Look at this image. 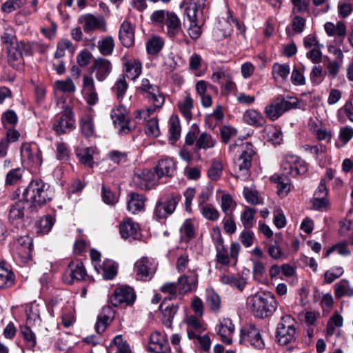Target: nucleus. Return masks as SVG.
<instances>
[{
    "instance_id": "6ab92c4d",
    "label": "nucleus",
    "mask_w": 353,
    "mask_h": 353,
    "mask_svg": "<svg viewBox=\"0 0 353 353\" xmlns=\"http://www.w3.org/2000/svg\"><path fill=\"white\" fill-rule=\"evenodd\" d=\"M68 275L63 276V280L68 284H72L74 280L81 281L87 276L86 270L83 263L79 261H71L68 264Z\"/></svg>"
},
{
    "instance_id": "c756f323",
    "label": "nucleus",
    "mask_w": 353,
    "mask_h": 353,
    "mask_svg": "<svg viewBox=\"0 0 353 353\" xmlns=\"http://www.w3.org/2000/svg\"><path fill=\"white\" fill-rule=\"evenodd\" d=\"M194 107V100L190 94H187L183 99L178 102V108L180 113L189 121L192 118V110Z\"/></svg>"
},
{
    "instance_id": "603ef678",
    "label": "nucleus",
    "mask_w": 353,
    "mask_h": 353,
    "mask_svg": "<svg viewBox=\"0 0 353 353\" xmlns=\"http://www.w3.org/2000/svg\"><path fill=\"white\" fill-rule=\"evenodd\" d=\"M93 152L94 150L92 148H85L79 150L77 154L82 163L88 167H92L94 163L92 157Z\"/></svg>"
},
{
    "instance_id": "9b49d317",
    "label": "nucleus",
    "mask_w": 353,
    "mask_h": 353,
    "mask_svg": "<svg viewBox=\"0 0 353 353\" xmlns=\"http://www.w3.org/2000/svg\"><path fill=\"white\" fill-rule=\"evenodd\" d=\"M21 156L24 163L32 168H39L43 162L41 152L36 144L23 143L21 148Z\"/></svg>"
},
{
    "instance_id": "f704fd0d",
    "label": "nucleus",
    "mask_w": 353,
    "mask_h": 353,
    "mask_svg": "<svg viewBox=\"0 0 353 353\" xmlns=\"http://www.w3.org/2000/svg\"><path fill=\"white\" fill-rule=\"evenodd\" d=\"M310 130L312 134L319 140V141H325L326 142H330L332 137V133L330 130H327L326 128L322 126L321 125H318L316 123H312L310 125Z\"/></svg>"
},
{
    "instance_id": "49530a36",
    "label": "nucleus",
    "mask_w": 353,
    "mask_h": 353,
    "mask_svg": "<svg viewBox=\"0 0 353 353\" xmlns=\"http://www.w3.org/2000/svg\"><path fill=\"white\" fill-rule=\"evenodd\" d=\"M98 48L103 56L110 55L114 48V41L111 36H108L98 42Z\"/></svg>"
},
{
    "instance_id": "f8f14e48",
    "label": "nucleus",
    "mask_w": 353,
    "mask_h": 353,
    "mask_svg": "<svg viewBox=\"0 0 353 353\" xmlns=\"http://www.w3.org/2000/svg\"><path fill=\"white\" fill-rule=\"evenodd\" d=\"M159 180L154 171L145 169L135 173L132 182L137 188L143 190H149L158 185Z\"/></svg>"
},
{
    "instance_id": "864d4df0",
    "label": "nucleus",
    "mask_w": 353,
    "mask_h": 353,
    "mask_svg": "<svg viewBox=\"0 0 353 353\" xmlns=\"http://www.w3.org/2000/svg\"><path fill=\"white\" fill-rule=\"evenodd\" d=\"M181 238L188 242L194 236L195 229L192 222L187 219L184 221L180 229Z\"/></svg>"
},
{
    "instance_id": "bf43d9fd",
    "label": "nucleus",
    "mask_w": 353,
    "mask_h": 353,
    "mask_svg": "<svg viewBox=\"0 0 353 353\" xmlns=\"http://www.w3.org/2000/svg\"><path fill=\"white\" fill-rule=\"evenodd\" d=\"M343 319L341 315L334 314L329 320L327 325V335L332 336L335 332L336 327H341L343 325Z\"/></svg>"
},
{
    "instance_id": "72a5a7b5",
    "label": "nucleus",
    "mask_w": 353,
    "mask_h": 353,
    "mask_svg": "<svg viewBox=\"0 0 353 353\" xmlns=\"http://www.w3.org/2000/svg\"><path fill=\"white\" fill-rule=\"evenodd\" d=\"M207 8V0H190V4L185 9V14L188 17H194L196 14L203 16L204 10Z\"/></svg>"
},
{
    "instance_id": "9d476101",
    "label": "nucleus",
    "mask_w": 353,
    "mask_h": 353,
    "mask_svg": "<svg viewBox=\"0 0 353 353\" xmlns=\"http://www.w3.org/2000/svg\"><path fill=\"white\" fill-rule=\"evenodd\" d=\"M281 169L286 175L296 176L305 174L307 166L304 160L294 154H286L281 163Z\"/></svg>"
},
{
    "instance_id": "0e129e2a",
    "label": "nucleus",
    "mask_w": 353,
    "mask_h": 353,
    "mask_svg": "<svg viewBox=\"0 0 353 353\" xmlns=\"http://www.w3.org/2000/svg\"><path fill=\"white\" fill-rule=\"evenodd\" d=\"M54 223V219L52 218V216L50 215L41 218L37 223L38 228L39 229V232L43 234L48 233L50 230L52 229Z\"/></svg>"
},
{
    "instance_id": "3c124183",
    "label": "nucleus",
    "mask_w": 353,
    "mask_h": 353,
    "mask_svg": "<svg viewBox=\"0 0 353 353\" xmlns=\"http://www.w3.org/2000/svg\"><path fill=\"white\" fill-rule=\"evenodd\" d=\"M290 72V68L288 64L274 63L272 67V74L274 78L277 80L281 79L285 80Z\"/></svg>"
},
{
    "instance_id": "13d9d810",
    "label": "nucleus",
    "mask_w": 353,
    "mask_h": 353,
    "mask_svg": "<svg viewBox=\"0 0 353 353\" xmlns=\"http://www.w3.org/2000/svg\"><path fill=\"white\" fill-rule=\"evenodd\" d=\"M23 174V170L20 168L10 170L6 176V185H12L16 184L21 179Z\"/></svg>"
},
{
    "instance_id": "412c9836",
    "label": "nucleus",
    "mask_w": 353,
    "mask_h": 353,
    "mask_svg": "<svg viewBox=\"0 0 353 353\" xmlns=\"http://www.w3.org/2000/svg\"><path fill=\"white\" fill-rule=\"evenodd\" d=\"M176 170V165L174 159L170 157H164L158 161L154 172L157 173V176L160 179L163 176H172Z\"/></svg>"
},
{
    "instance_id": "e2e57ef3",
    "label": "nucleus",
    "mask_w": 353,
    "mask_h": 353,
    "mask_svg": "<svg viewBox=\"0 0 353 353\" xmlns=\"http://www.w3.org/2000/svg\"><path fill=\"white\" fill-rule=\"evenodd\" d=\"M26 0H7L1 6V10L3 12L10 13L21 8L25 3Z\"/></svg>"
},
{
    "instance_id": "c85d7f7f",
    "label": "nucleus",
    "mask_w": 353,
    "mask_h": 353,
    "mask_svg": "<svg viewBox=\"0 0 353 353\" xmlns=\"http://www.w3.org/2000/svg\"><path fill=\"white\" fill-rule=\"evenodd\" d=\"M165 24L167 26V34L170 37H174L181 31V21L176 14L170 12Z\"/></svg>"
},
{
    "instance_id": "a878e982",
    "label": "nucleus",
    "mask_w": 353,
    "mask_h": 353,
    "mask_svg": "<svg viewBox=\"0 0 353 353\" xmlns=\"http://www.w3.org/2000/svg\"><path fill=\"white\" fill-rule=\"evenodd\" d=\"M113 316L112 308L109 306L103 307L97 316V321L95 324L96 332L99 334L103 332L111 323Z\"/></svg>"
},
{
    "instance_id": "39448f33",
    "label": "nucleus",
    "mask_w": 353,
    "mask_h": 353,
    "mask_svg": "<svg viewBox=\"0 0 353 353\" xmlns=\"http://www.w3.org/2000/svg\"><path fill=\"white\" fill-rule=\"evenodd\" d=\"M296 323L291 315L286 314L281 318L276 332V337L280 345H285L296 340Z\"/></svg>"
},
{
    "instance_id": "a18cd8bd",
    "label": "nucleus",
    "mask_w": 353,
    "mask_h": 353,
    "mask_svg": "<svg viewBox=\"0 0 353 353\" xmlns=\"http://www.w3.org/2000/svg\"><path fill=\"white\" fill-rule=\"evenodd\" d=\"M324 27L325 32L330 36L344 37L346 34V27L343 22H338L336 25L327 22Z\"/></svg>"
},
{
    "instance_id": "ea45409f",
    "label": "nucleus",
    "mask_w": 353,
    "mask_h": 353,
    "mask_svg": "<svg viewBox=\"0 0 353 353\" xmlns=\"http://www.w3.org/2000/svg\"><path fill=\"white\" fill-rule=\"evenodd\" d=\"M216 143V139L212 135L202 132L196 139L195 147L196 150H208L214 148Z\"/></svg>"
},
{
    "instance_id": "8fccbe9b",
    "label": "nucleus",
    "mask_w": 353,
    "mask_h": 353,
    "mask_svg": "<svg viewBox=\"0 0 353 353\" xmlns=\"http://www.w3.org/2000/svg\"><path fill=\"white\" fill-rule=\"evenodd\" d=\"M256 210L254 209L245 207L241 215V221L245 229H250L254 225V215Z\"/></svg>"
},
{
    "instance_id": "20e7f679",
    "label": "nucleus",
    "mask_w": 353,
    "mask_h": 353,
    "mask_svg": "<svg viewBox=\"0 0 353 353\" xmlns=\"http://www.w3.org/2000/svg\"><path fill=\"white\" fill-rule=\"evenodd\" d=\"M298 105L296 98L279 97L265 106L264 113L270 120L275 121L285 112L298 108Z\"/></svg>"
},
{
    "instance_id": "7ed1b4c3",
    "label": "nucleus",
    "mask_w": 353,
    "mask_h": 353,
    "mask_svg": "<svg viewBox=\"0 0 353 353\" xmlns=\"http://www.w3.org/2000/svg\"><path fill=\"white\" fill-rule=\"evenodd\" d=\"M213 241L215 245L216 255V261L221 265H227L232 263L236 265L237 257L240 250V245L238 243H232L230 248V254L223 245V240L221 235L219 228L213 229Z\"/></svg>"
},
{
    "instance_id": "7c9ffc66",
    "label": "nucleus",
    "mask_w": 353,
    "mask_h": 353,
    "mask_svg": "<svg viewBox=\"0 0 353 353\" xmlns=\"http://www.w3.org/2000/svg\"><path fill=\"white\" fill-rule=\"evenodd\" d=\"M19 247L18 248V254L22 259L23 262H28L31 260L32 243L30 238L21 237L18 240Z\"/></svg>"
},
{
    "instance_id": "473e14b6",
    "label": "nucleus",
    "mask_w": 353,
    "mask_h": 353,
    "mask_svg": "<svg viewBox=\"0 0 353 353\" xmlns=\"http://www.w3.org/2000/svg\"><path fill=\"white\" fill-rule=\"evenodd\" d=\"M271 180L277 184L278 194L281 196H285L290 190V183L288 175L283 172L282 174H274Z\"/></svg>"
},
{
    "instance_id": "a211bd4d",
    "label": "nucleus",
    "mask_w": 353,
    "mask_h": 353,
    "mask_svg": "<svg viewBox=\"0 0 353 353\" xmlns=\"http://www.w3.org/2000/svg\"><path fill=\"white\" fill-rule=\"evenodd\" d=\"M30 49V45L23 41L7 43L6 50L9 63L14 64L15 61H20L22 59L23 52L28 53Z\"/></svg>"
},
{
    "instance_id": "0eeeda50",
    "label": "nucleus",
    "mask_w": 353,
    "mask_h": 353,
    "mask_svg": "<svg viewBox=\"0 0 353 353\" xmlns=\"http://www.w3.org/2000/svg\"><path fill=\"white\" fill-rule=\"evenodd\" d=\"M181 200V195L172 194L161 197L156 203L154 214L158 219H166L175 210Z\"/></svg>"
},
{
    "instance_id": "6e6d98bb",
    "label": "nucleus",
    "mask_w": 353,
    "mask_h": 353,
    "mask_svg": "<svg viewBox=\"0 0 353 353\" xmlns=\"http://www.w3.org/2000/svg\"><path fill=\"white\" fill-rule=\"evenodd\" d=\"M80 126L82 133L90 137L94 134V127L92 119L90 116H85L81 120Z\"/></svg>"
},
{
    "instance_id": "09e8293b",
    "label": "nucleus",
    "mask_w": 353,
    "mask_h": 353,
    "mask_svg": "<svg viewBox=\"0 0 353 353\" xmlns=\"http://www.w3.org/2000/svg\"><path fill=\"white\" fill-rule=\"evenodd\" d=\"M164 45V41L159 37H154L146 43V50L149 54L154 55L159 53Z\"/></svg>"
},
{
    "instance_id": "f03ea898",
    "label": "nucleus",
    "mask_w": 353,
    "mask_h": 353,
    "mask_svg": "<svg viewBox=\"0 0 353 353\" xmlns=\"http://www.w3.org/2000/svg\"><path fill=\"white\" fill-rule=\"evenodd\" d=\"M278 304L275 297L271 294H256L249 301L252 314L261 319L271 316L276 310Z\"/></svg>"
},
{
    "instance_id": "680f3d73",
    "label": "nucleus",
    "mask_w": 353,
    "mask_h": 353,
    "mask_svg": "<svg viewBox=\"0 0 353 353\" xmlns=\"http://www.w3.org/2000/svg\"><path fill=\"white\" fill-rule=\"evenodd\" d=\"M234 207L235 203L230 194H226L221 196V208L222 212L225 213L226 216L229 215L230 214H232Z\"/></svg>"
},
{
    "instance_id": "de8ad7c7",
    "label": "nucleus",
    "mask_w": 353,
    "mask_h": 353,
    "mask_svg": "<svg viewBox=\"0 0 353 353\" xmlns=\"http://www.w3.org/2000/svg\"><path fill=\"white\" fill-rule=\"evenodd\" d=\"M188 338L199 343L204 351H208L210 348L211 341L208 335L200 336L193 330H188Z\"/></svg>"
},
{
    "instance_id": "f257e3e1",
    "label": "nucleus",
    "mask_w": 353,
    "mask_h": 353,
    "mask_svg": "<svg viewBox=\"0 0 353 353\" xmlns=\"http://www.w3.org/2000/svg\"><path fill=\"white\" fill-rule=\"evenodd\" d=\"M22 196L30 203L32 210H36L49 203L54 196L50 185L39 179L32 180L23 190Z\"/></svg>"
},
{
    "instance_id": "423d86ee",
    "label": "nucleus",
    "mask_w": 353,
    "mask_h": 353,
    "mask_svg": "<svg viewBox=\"0 0 353 353\" xmlns=\"http://www.w3.org/2000/svg\"><path fill=\"white\" fill-rule=\"evenodd\" d=\"M239 146V144L234 143L229 147L230 151H234ZM241 154L236 160L235 164L242 174L246 176L248 174L251 167L253 158L256 155V151L254 146L250 142L241 143L239 145Z\"/></svg>"
},
{
    "instance_id": "052dcab7",
    "label": "nucleus",
    "mask_w": 353,
    "mask_h": 353,
    "mask_svg": "<svg viewBox=\"0 0 353 353\" xmlns=\"http://www.w3.org/2000/svg\"><path fill=\"white\" fill-rule=\"evenodd\" d=\"M223 117L224 114L222 107L219 105L216 108L212 114H210L205 117V123L210 126H214L223 119Z\"/></svg>"
},
{
    "instance_id": "ddd939ff",
    "label": "nucleus",
    "mask_w": 353,
    "mask_h": 353,
    "mask_svg": "<svg viewBox=\"0 0 353 353\" xmlns=\"http://www.w3.org/2000/svg\"><path fill=\"white\" fill-rule=\"evenodd\" d=\"M137 279L150 281L157 270V264L153 259L142 257L134 264Z\"/></svg>"
},
{
    "instance_id": "338daca9",
    "label": "nucleus",
    "mask_w": 353,
    "mask_h": 353,
    "mask_svg": "<svg viewBox=\"0 0 353 353\" xmlns=\"http://www.w3.org/2000/svg\"><path fill=\"white\" fill-rule=\"evenodd\" d=\"M145 133L152 137H157L159 135L160 130L157 118H152L148 121L145 126Z\"/></svg>"
},
{
    "instance_id": "4c0bfd02",
    "label": "nucleus",
    "mask_w": 353,
    "mask_h": 353,
    "mask_svg": "<svg viewBox=\"0 0 353 353\" xmlns=\"http://www.w3.org/2000/svg\"><path fill=\"white\" fill-rule=\"evenodd\" d=\"M176 283L179 292L185 294L196 289V279L192 278L190 280L188 276L183 275L178 279Z\"/></svg>"
},
{
    "instance_id": "5fc2aeb1",
    "label": "nucleus",
    "mask_w": 353,
    "mask_h": 353,
    "mask_svg": "<svg viewBox=\"0 0 353 353\" xmlns=\"http://www.w3.org/2000/svg\"><path fill=\"white\" fill-rule=\"evenodd\" d=\"M200 211L201 214L208 220L216 221L219 217V211L211 205H201L199 204Z\"/></svg>"
},
{
    "instance_id": "6e6552de",
    "label": "nucleus",
    "mask_w": 353,
    "mask_h": 353,
    "mask_svg": "<svg viewBox=\"0 0 353 353\" xmlns=\"http://www.w3.org/2000/svg\"><path fill=\"white\" fill-rule=\"evenodd\" d=\"M79 23L81 24L83 32L86 34H91L98 31L106 32L107 22L103 16H95L91 13L81 15L78 19Z\"/></svg>"
},
{
    "instance_id": "2eb2a0df",
    "label": "nucleus",
    "mask_w": 353,
    "mask_h": 353,
    "mask_svg": "<svg viewBox=\"0 0 353 353\" xmlns=\"http://www.w3.org/2000/svg\"><path fill=\"white\" fill-rule=\"evenodd\" d=\"M240 341L241 343L246 345L250 344L253 347L259 350L263 348L265 346L259 329L252 324L245 326L241 329Z\"/></svg>"
},
{
    "instance_id": "4d7b16f0",
    "label": "nucleus",
    "mask_w": 353,
    "mask_h": 353,
    "mask_svg": "<svg viewBox=\"0 0 353 353\" xmlns=\"http://www.w3.org/2000/svg\"><path fill=\"white\" fill-rule=\"evenodd\" d=\"M186 323L189 326L188 330H193L197 334L203 332L206 327L205 325L201 322V321L195 316H190L186 319Z\"/></svg>"
},
{
    "instance_id": "b1692460",
    "label": "nucleus",
    "mask_w": 353,
    "mask_h": 353,
    "mask_svg": "<svg viewBox=\"0 0 353 353\" xmlns=\"http://www.w3.org/2000/svg\"><path fill=\"white\" fill-rule=\"evenodd\" d=\"M196 91L201 97V102L203 107L208 108L212 105V97L208 94V90L217 92V88L203 80H200L196 83Z\"/></svg>"
},
{
    "instance_id": "aec40b11",
    "label": "nucleus",
    "mask_w": 353,
    "mask_h": 353,
    "mask_svg": "<svg viewBox=\"0 0 353 353\" xmlns=\"http://www.w3.org/2000/svg\"><path fill=\"white\" fill-rule=\"evenodd\" d=\"M148 349L154 353H168L170 352L168 340L159 332H154L150 335Z\"/></svg>"
},
{
    "instance_id": "a19ab883",
    "label": "nucleus",
    "mask_w": 353,
    "mask_h": 353,
    "mask_svg": "<svg viewBox=\"0 0 353 353\" xmlns=\"http://www.w3.org/2000/svg\"><path fill=\"white\" fill-rule=\"evenodd\" d=\"M25 207L26 203L24 201L19 200L15 202L10 208L9 219L12 221L22 219L25 215Z\"/></svg>"
},
{
    "instance_id": "bb28decb",
    "label": "nucleus",
    "mask_w": 353,
    "mask_h": 353,
    "mask_svg": "<svg viewBox=\"0 0 353 353\" xmlns=\"http://www.w3.org/2000/svg\"><path fill=\"white\" fill-rule=\"evenodd\" d=\"M145 197L143 194L130 192L128 195V210L132 214L143 210Z\"/></svg>"
},
{
    "instance_id": "58836bf2",
    "label": "nucleus",
    "mask_w": 353,
    "mask_h": 353,
    "mask_svg": "<svg viewBox=\"0 0 353 353\" xmlns=\"http://www.w3.org/2000/svg\"><path fill=\"white\" fill-rule=\"evenodd\" d=\"M243 120L250 125L262 126L265 123V119L261 113L251 109L245 112Z\"/></svg>"
},
{
    "instance_id": "1a4fd4ad",
    "label": "nucleus",
    "mask_w": 353,
    "mask_h": 353,
    "mask_svg": "<svg viewBox=\"0 0 353 353\" xmlns=\"http://www.w3.org/2000/svg\"><path fill=\"white\" fill-rule=\"evenodd\" d=\"M139 90L150 101H151L154 107L161 108L165 103V97L159 90V88L152 83L148 78L141 79V85Z\"/></svg>"
},
{
    "instance_id": "69168bd1",
    "label": "nucleus",
    "mask_w": 353,
    "mask_h": 353,
    "mask_svg": "<svg viewBox=\"0 0 353 353\" xmlns=\"http://www.w3.org/2000/svg\"><path fill=\"white\" fill-rule=\"evenodd\" d=\"M21 333L24 340L26 341L27 345L30 348H33L37 343L34 333L28 326L21 327Z\"/></svg>"
},
{
    "instance_id": "c03bdc74",
    "label": "nucleus",
    "mask_w": 353,
    "mask_h": 353,
    "mask_svg": "<svg viewBox=\"0 0 353 353\" xmlns=\"http://www.w3.org/2000/svg\"><path fill=\"white\" fill-rule=\"evenodd\" d=\"M3 262H0V288L10 287L14 281V274L3 265Z\"/></svg>"
},
{
    "instance_id": "79ce46f5",
    "label": "nucleus",
    "mask_w": 353,
    "mask_h": 353,
    "mask_svg": "<svg viewBox=\"0 0 353 353\" xmlns=\"http://www.w3.org/2000/svg\"><path fill=\"white\" fill-rule=\"evenodd\" d=\"M181 125L179 119L176 116H172L169 120V139L172 143H175L181 135Z\"/></svg>"
},
{
    "instance_id": "4468645a",
    "label": "nucleus",
    "mask_w": 353,
    "mask_h": 353,
    "mask_svg": "<svg viewBox=\"0 0 353 353\" xmlns=\"http://www.w3.org/2000/svg\"><path fill=\"white\" fill-rule=\"evenodd\" d=\"M136 299V294L133 288L128 286H121L115 288L111 296L110 302L114 307L121 305H132Z\"/></svg>"
},
{
    "instance_id": "393cba45",
    "label": "nucleus",
    "mask_w": 353,
    "mask_h": 353,
    "mask_svg": "<svg viewBox=\"0 0 353 353\" xmlns=\"http://www.w3.org/2000/svg\"><path fill=\"white\" fill-rule=\"evenodd\" d=\"M139 231V224L130 218L124 219L119 225V232L121 237L124 239L130 238L137 239Z\"/></svg>"
},
{
    "instance_id": "4be33fe9",
    "label": "nucleus",
    "mask_w": 353,
    "mask_h": 353,
    "mask_svg": "<svg viewBox=\"0 0 353 353\" xmlns=\"http://www.w3.org/2000/svg\"><path fill=\"white\" fill-rule=\"evenodd\" d=\"M92 68L97 80L103 81L110 74L112 66L109 60L99 57L94 60Z\"/></svg>"
},
{
    "instance_id": "c9c22d12",
    "label": "nucleus",
    "mask_w": 353,
    "mask_h": 353,
    "mask_svg": "<svg viewBox=\"0 0 353 353\" xmlns=\"http://www.w3.org/2000/svg\"><path fill=\"white\" fill-rule=\"evenodd\" d=\"M205 303L209 310L214 313H218L221 309L220 296L213 290H206Z\"/></svg>"
},
{
    "instance_id": "2f4dec72",
    "label": "nucleus",
    "mask_w": 353,
    "mask_h": 353,
    "mask_svg": "<svg viewBox=\"0 0 353 353\" xmlns=\"http://www.w3.org/2000/svg\"><path fill=\"white\" fill-rule=\"evenodd\" d=\"M203 17L204 15L201 16L199 14H196L194 17H188L190 23L188 28V34L194 40H196L201 34L202 31L201 27L203 23Z\"/></svg>"
},
{
    "instance_id": "f3484780",
    "label": "nucleus",
    "mask_w": 353,
    "mask_h": 353,
    "mask_svg": "<svg viewBox=\"0 0 353 353\" xmlns=\"http://www.w3.org/2000/svg\"><path fill=\"white\" fill-rule=\"evenodd\" d=\"M127 114V109L123 105H119L112 110L111 118L120 134H128L131 130Z\"/></svg>"
},
{
    "instance_id": "cd10ccee",
    "label": "nucleus",
    "mask_w": 353,
    "mask_h": 353,
    "mask_svg": "<svg viewBox=\"0 0 353 353\" xmlns=\"http://www.w3.org/2000/svg\"><path fill=\"white\" fill-rule=\"evenodd\" d=\"M234 331V325L230 319H223L220 322L218 334L221 336L223 343L230 344L232 343V334Z\"/></svg>"
},
{
    "instance_id": "5701e85b",
    "label": "nucleus",
    "mask_w": 353,
    "mask_h": 353,
    "mask_svg": "<svg viewBox=\"0 0 353 353\" xmlns=\"http://www.w3.org/2000/svg\"><path fill=\"white\" fill-rule=\"evenodd\" d=\"M119 38L121 44L126 48H129L134 42V29L132 23L128 21H124L119 29Z\"/></svg>"
},
{
    "instance_id": "774afa93",
    "label": "nucleus",
    "mask_w": 353,
    "mask_h": 353,
    "mask_svg": "<svg viewBox=\"0 0 353 353\" xmlns=\"http://www.w3.org/2000/svg\"><path fill=\"white\" fill-rule=\"evenodd\" d=\"M102 270L103 276L106 280L112 279L117 274V266L112 261L104 263Z\"/></svg>"
},
{
    "instance_id": "e433bc0d",
    "label": "nucleus",
    "mask_w": 353,
    "mask_h": 353,
    "mask_svg": "<svg viewBox=\"0 0 353 353\" xmlns=\"http://www.w3.org/2000/svg\"><path fill=\"white\" fill-rule=\"evenodd\" d=\"M142 66L139 61L130 60L125 63V72L127 78L134 81L141 74Z\"/></svg>"
},
{
    "instance_id": "dca6fc26",
    "label": "nucleus",
    "mask_w": 353,
    "mask_h": 353,
    "mask_svg": "<svg viewBox=\"0 0 353 353\" xmlns=\"http://www.w3.org/2000/svg\"><path fill=\"white\" fill-rule=\"evenodd\" d=\"M75 128V120L73 113L70 110H65L62 114L57 115L53 123V129L58 134H65Z\"/></svg>"
},
{
    "instance_id": "37998d69",
    "label": "nucleus",
    "mask_w": 353,
    "mask_h": 353,
    "mask_svg": "<svg viewBox=\"0 0 353 353\" xmlns=\"http://www.w3.org/2000/svg\"><path fill=\"white\" fill-rule=\"evenodd\" d=\"M128 85L125 80V77L123 74L120 75L116 80L114 85L112 88V91L115 94L117 99L121 101L128 90Z\"/></svg>"
}]
</instances>
